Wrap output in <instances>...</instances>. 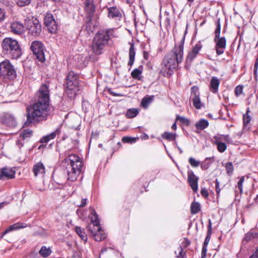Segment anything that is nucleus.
Wrapping results in <instances>:
<instances>
[{
	"instance_id": "1",
	"label": "nucleus",
	"mask_w": 258,
	"mask_h": 258,
	"mask_svg": "<svg viewBox=\"0 0 258 258\" xmlns=\"http://www.w3.org/2000/svg\"><path fill=\"white\" fill-rule=\"evenodd\" d=\"M187 33L186 30L180 44L175 45L171 52L166 55L161 64L160 73L163 76L168 77L172 75L173 70H175L179 63L181 62L183 55V45L185 36Z\"/></svg>"
},
{
	"instance_id": "2",
	"label": "nucleus",
	"mask_w": 258,
	"mask_h": 258,
	"mask_svg": "<svg viewBox=\"0 0 258 258\" xmlns=\"http://www.w3.org/2000/svg\"><path fill=\"white\" fill-rule=\"evenodd\" d=\"M27 121L24 125L29 126L31 123L46 120L50 114L49 104L35 101L27 108Z\"/></svg>"
},
{
	"instance_id": "3",
	"label": "nucleus",
	"mask_w": 258,
	"mask_h": 258,
	"mask_svg": "<svg viewBox=\"0 0 258 258\" xmlns=\"http://www.w3.org/2000/svg\"><path fill=\"white\" fill-rule=\"evenodd\" d=\"M63 163H67L66 166L68 179L71 181L76 180L80 174L83 167V162L76 154H71L66 157Z\"/></svg>"
},
{
	"instance_id": "4",
	"label": "nucleus",
	"mask_w": 258,
	"mask_h": 258,
	"mask_svg": "<svg viewBox=\"0 0 258 258\" xmlns=\"http://www.w3.org/2000/svg\"><path fill=\"white\" fill-rule=\"evenodd\" d=\"M112 32L113 30H101L95 35L92 44V50L95 55H99L103 53Z\"/></svg>"
},
{
	"instance_id": "5",
	"label": "nucleus",
	"mask_w": 258,
	"mask_h": 258,
	"mask_svg": "<svg viewBox=\"0 0 258 258\" xmlns=\"http://www.w3.org/2000/svg\"><path fill=\"white\" fill-rule=\"evenodd\" d=\"M3 51L10 55L12 59H18L22 54L21 49L18 42L11 38H5L2 44Z\"/></svg>"
},
{
	"instance_id": "6",
	"label": "nucleus",
	"mask_w": 258,
	"mask_h": 258,
	"mask_svg": "<svg viewBox=\"0 0 258 258\" xmlns=\"http://www.w3.org/2000/svg\"><path fill=\"white\" fill-rule=\"evenodd\" d=\"M79 90V76L74 72L71 71L66 79V94L69 98H74Z\"/></svg>"
},
{
	"instance_id": "7",
	"label": "nucleus",
	"mask_w": 258,
	"mask_h": 258,
	"mask_svg": "<svg viewBox=\"0 0 258 258\" xmlns=\"http://www.w3.org/2000/svg\"><path fill=\"white\" fill-rule=\"evenodd\" d=\"M0 76L9 79H13L16 77V71L9 60H4L0 63Z\"/></svg>"
},
{
	"instance_id": "8",
	"label": "nucleus",
	"mask_w": 258,
	"mask_h": 258,
	"mask_svg": "<svg viewBox=\"0 0 258 258\" xmlns=\"http://www.w3.org/2000/svg\"><path fill=\"white\" fill-rule=\"evenodd\" d=\"M25 25L28 30V33L33 36H38L41 32V25L37 19L26 20Z\"/></svg>"
},
{
	"instance_id": "9",
	"label": "nucleus",
	"mask_w": 258,
	"mask_h": 258,
	"mask_svg": "<svg viewBox=\"0 0 258 258\" xmlns=\"http://www.w3.org/2000/svg\"><path fill=\"white\" fill-rule=\"evenodd\" d=\"M35 101L49 104L50 94L49 86L45 84H42L35 94Z\"/></svg>"
},
{
	"instance_id": "10",
	"label": "nucleus",
	"mask_w": 258,
	"mask_h": 258,
	"mask_svg": "<svg viewBox=\"0 0 258 258\" xmlns=\"http://www.w3.org/2000/svg\"><path fill=\"white\" fill-rule=\"evenodd\" d=\"M31 49L36 56V59L41 62L45 60L44 55V47L41 41H34L32 42Z\"/></svg>"
},
{
	"instance_id": "11",
	"label": "nucleus",
	"mask_w": 258,
	"mask_h": 258,
	"mask_svg": "<svg viewBox=\"0 0 258 258\" xmlns=\"http://www.w3.org/2000/svg\"><path fill=\"white\" fill-rule=\"evenodd\" d=\"M44 23L50 33L55 32L57 28V25L51 14L46 15L44 18Z\"/></svg>"
},
{
	"instance_id": "12",
	"label": "nucleus",
	"mask_w": 258,
	"mask_h": 258,
	"mask_svg": "<svg viewBox=\"0 0 258 258\" xmlns=\"http://www.w3.org/2000/svg\"><path fill=\"white\" fill-rule=\"evenodd\" d=\"M203 47L202 41L197 42L192 47V48L188 53L186 61L191 62L199 54Z\"/></svg>"
},
{
	"instance_id": "13",
	"label": "nucleus",
	"mask_w": 258,
	"mask_h": 258,
	"mask_svg": "<svg viewBox=\"0 0 258 258\" xmlns=\"http://www.w3.org/2000/svg\"><path fill=\"white\" fill-rule=\"evenodd\" d=\"M215 42V50L217 55L223 54L226 46V39L225 37H220L218 38H214Z\"/></svg>"
},
{
	"instance_id": "14",
	"label": "nucleus",
	"mask_w": 258,
	"mask_h": 258,
	"mask_svg": "<svg viewBox=\"0 0 258 258\" xmlns=\"http://www.w3.org/2000/svg\"><path fill=\"white\" fill-rule=\"evenodd\" d=\"M199 177L195 174L191 170L187 171V181L193 191L196 192L198 189Z\"/></svg>"
},
{
	"instance_id": "15",
	"label": "nucleus",
	"mask_w": 258,
	"mask_h": 258,
	"mask_svg": "<svg viewBox=\"0 0 258 258\" xmlns=\"http://www.w3.org/2000/svg\"><path fill=\"white\" fill-rule=\"evenodd\" d=\"M2 123L9 127H14L17 125V121L15 116L11 114L6 113L2 116Z\"/></svg>"
},
{
	"instance_id": "16",
	"label": "nucleus",
	"mask_w": 258,
	"mask_h": 258,
	"mask_svg": "<svg viewBox=\"0 0 258 258\" xmlns=\"http://www.w3.org/2000/svg\"><path fill=\"white\" fill-rule=\"evenodd\" d=\"M88 230L94 236V239L97 241H100L104 240L106 237V234L102 231V229L98 231L97 228L92 229L91 224L87 226Z\"/></svg>"
},
{
	"instance_id": "17",
	"label": "nucleus",
	"mask_w": 258,
	"mask_h": 258,
	"mask_svg": "<svg viewBox=\"0 0 258 258\" xmlns=\"http://www.w3.org/2000/svg\"><path fill=\"white\" fill-rule=\"evenodd\" d=\"M32 171L35 177H43L45 173V167L41 162H39L33 165Z\"/></svg>"
},
{
	"instance_id": "18",
	"label": "nucleus",
	"mask_w": 258,
	"mask_h": 258,
	"mask_svg": "<svg viewBox=\"0 0 258 258\" xmlns=\"http://www.w3.org/2000/svg\"><path fill=\"white\" fill-rule=\"evenodd\" d=\"M89 218L91 219L92 228H97V230L99 231L101 229L100 225V220L98 218V216L94 209H91V215L89 216Z\"/></svg>"
},
{
	"instance_id": "19",
	"label": "nucleus",
	"mask_w": 258,
	"mask_h": 258,
	"mask_svg": "<svg viewBox=\"0 0 258 258\" xmlns=\"http://www.w3.org/2000/svg\"><path fill=\"white\" fill-rule=\"evenodd\" d=\"M16 172L15 170L8 168H3L1 169L0 178L5 177L7 179H12L15 177Z\"/></svg>"
},
{
	"instance_id": "20",
	"label": "nucleus",
	"mask_w": 258,
	"mask_h": 258,
	"mask_svg": "<svg viewBox=\"0 0 258 258\" xmlns=\"http://www.w3.org/2000/svg\"><path fill=\"white\" fill-rule=\"evenodd\" d=\"M11 31L16 34H20L24 31L23 25L19 22H14L11 25Z\"/></svg>"
},
{
	"instance_id": "21",
	"label": "nucleus",
	"mask_w": 258,
	"mask_h": 258,
	"mask_svg": "<svg viewBox=\"0 0 258 258\" xmlns=\"http://www.w3.org/2000/svg\"><path fill=\"white\" fill-rule=\"evenodd\" d=\"M220 83V80L216 77H212L210 84V91L213 93H217Z\"/></svg>"
},
{
	"instance_id": "22",
	"label": "nucleus",
	"mask_w": 258,
	"mask_h": 258,
	"mask_svg": "<svg viewBox=\"0 0 258 258\" xmlns=\"http://www.w3.org/2000/svg\"><path fill=\"white\" fill-rule=\"evenodd\" d=\"M60 127H58L53 132L42 137L40 140V142L42 143H47L50 140L55 138L57 135H58L60 133Z\"/></svg>"
},
{
	"instance_id": "23",
	"label": "nucleus",
	"mask_w": 258,
	"mask_h": 258,
	"mask_svg": "<svg viewBox=\"0 0 258 258\" xmlns=\"http://www.w3.org/2000/svg\"><path fill=\"white\" fill-rule=\"evenodd\" d=\"M60 127H58L53 132L42 137L40 140V142L42 143H47L50 140L55 138L57 135H58L60 133Z\"/></svg>"
},
{
	"instance_id": "24",
	"label": "nucleus",
	"mask_w": 258,
	"mask_h": 258,
	"mask_svg": "<svg viewBox=\"0 0 258 258\" xmlns=\"http://www.w3.org/2000/svg\"><path fill=\"white\" fill-rule=\"evenodd\" d=\"M249 109L248 108L246 113L243 115V129L248 130L250 128V122L251 120V116L249 114Z\"/></svg>"
},
{
	"instance_id": "25",
	"label": "nucleus",
	"mask_w": 258,
	"mask_h": 258,
	"mask_svg": "<svg viewBox=\"0 0 258 258\" xmlns=\"http://www.w3.org/2000/svg\"><path fill=\"white\" fill-rule=\"evenodd\" d=\"M27 227V225L25 223H16L11 226H10L8 228H7L3 233V235L9 233V232L17 230L21 228H24Z\"/></svg>"
},
{
	"instance_id": "26",
	"label": "nucleus",
	"mask_w": 258,
	"mask_h": 258,
	"mask_svg": "<svg viewBox=\"0 0 258 258\" xmlns=\"http://www.w3.org/2000/svg\"><path fill=\"white\" fill-rule=\"evenodd\" d=\"M108 16L111 18H120L122 17V15L116 7H113L108 9Z\"/></svg>"
},
{
	"instance_id": "27",
	"label": "nucleus",
	"mask_w": 258,
	"mask_h": 258,
	"mask_svg": "<svg viewBox=\"0 0 258 258\" xmlns=\"http://www.w3.org/2000/svg\"><path fill=\"white\" fill-rule=\"evenodd\" d=\"M85 10L89 17L93 15L95 11V6L90 0H86Z\"/></svg>"
},
{
	"instance_id": "28",
	"label": "nucleus",
	"mask_w": 258,
	"mask_h": 258,
	"mask_svg": "<svg viewBox=\"0 0 258 258\" xmlns=\"http://www.w3.org/2000/svg\"><path fill=\"white\" fill-rule=\"evenodd\" d=\"M214 139L215 140L214 143L217 145L218 150L221 153L224 152L227 148L226 144L224 143L220 142L221 139L220 137L215 136Z\"/></svg>"
},
{
	"instance_id": "29",
	"label": "nucleus",
	"mask_w": 258,
	"mask_h": 258,
	"mask_svg": "<svg viewBox=\"0 0 258 258\" xmlns=\"http://www.w3.org/2000/svg\"><path fill=\"white\" fill-rule=\"evenodd\" d=\"M136 51L134 47V44L133 43H130V48L129 50V61L128 62V66H132L134 63Z\"/></svg>"
},
{
	"instance_id": "30",
	"label": "nucleus",
	"mask_w": 258,
	"mask_h": 258,
	"mask_svg": "<svg viewBox=\"0 0 258 258\" xmlns=\"http://www.w3.org/2000/svg\"><path fill=\"white\" fill-rule=\"evenodd\" d=\"M209 126V122L205 119H201L196 124V128L198 130H204Z\"/></svg>"
},
{
	"instance_id": "31",
	"label": "nucleus",
	"mask_w": 258,
	"mask_h": 258,
	"mask_svg": "<svg viewBox=\"0 0 258 258\" xmlns=\"http://www.w3.org/2000/svg\"><path fill=\"white\" fill-rule=\"evenodd\" d=\"M33 131L29 128L24 130L20 135V138H22L23 140L29 138L33 136Z\"/></svg>"
},
{
	"instance_id": "32",
	"label": "nucleus",
	"mask_w": 258,
	"mask_h": 258,
	"mask_svg": "<svg viewBox=\"0 0 258 258\" xmlns=\"http://www.w3.org/2000/svg\"><path fill=\"white\" fill-rule=\"evenodd\" d=\"M161 137L163 139L168 141H175L176 138V134L165 132L162 134Z\"/></svg>"
},
{
	"instance_id": "33",
	"label": "nucleus",
	"mask_w": 258,
	"mask_h": 258,
	"mask_svg": "<svg viewBox=\"0 0 258 258\" xmlns=\"http://www.w3.org/2000/svg\"><path fill=\"white\" fill-rule=\"evenodd\" d=\"M212 223H211V220H209V225H208V232H207V235L206 237V238L205 239V241L204 242V245H208V244H209V242L210 240V238H211V234H212Z\"/></svg>"
},
{
	"instance_id": "34",
	"label": "nucleus",
	"mask_w": 258,
	"mask_h": 258,
	"mask_svg": "<svg viewBox=\"0 0 258 258\" xmlns=\"http://www.w3.org/2000/svg\"><path fill=\"white\" fill-rule=\"evenodd\" d=\"M192 101L193 105L197 109H200L202 107V103L201 102L200 96L198 97H192L190 98Z\"/></svg>"
},
{
	"instance_id": "35",
	"label": "nucleus",
	"mask_w": 258,
	"mask_h": 258,
	"mask_svg": "<svg viewBox=\"0 0 258 258\" xmlns=\"http://www.w3.org/2000/svg\"><path fill=\"white\" fill-rule=\"evenodd\" d=\"M51 252L50 248H47L45 246L41 247L39 251V253L43 257H46L49 256Z\"/></svg>"
},
{
	"instance_id": "36",
	"label": "nucleus",
	"mask_w": 258,
	"mask_h": 258,
	"mask_svg": "<svg viewBox=\"0 0 258 258\" xmlns=\"http://www.w3.org/2000/svg\"><path fill=\"white\" fill-rule=\"evenodd\" d=\"M75 230L81 239L85 241H87V237L84 232V230L80 227L76 226L75 227Z\"/></svg>"
},
{
	"instance_id": "37",
	"label": "nucleus",
	"mask_w": 258,
	"mask_h": 258,
	"mask_svg": "<svg viewBox=\"0 0 258 258\" xmlns=\"http://www.w3.org/2000/svg\"><path fill=\"white\" fill-rule=\"evenodd\" d=\"M258 237V233L253 232H249L247 233L243 239V241L248 242L254 238H256Z\"/></svg>"
},
{
	"instance_id": "38",
	"label": "nucleus",
	"mask_w": 258,
	"mask_h": 258,
	"mask_svg": "<svg viewBox=\"0 0 258 258\" xmlns=\"http://www.w3.org/2000/svg\"><path fill=\"white\" fill-rule=\"evenodd\" d=\"M139 114V110L137 108L129 109L126 113L127 118H132L136 117Z\"/></svg>"
},
{
	"instance_id": "39",
	"label": "nucleus",
	"mask_w": 258,
	"mask_h": 258,
	"mask_svg": "<svg viewBox=\"0 0 258 258\" xmlns=\"http://www.w3.org/2000/svg\"><path fill=\"white\" fill-rule=\"evenodd\" d=\"M142 73V69L140 68H137L133 70L131 73L132 77L135 79L141 80V74Z\"/></svg>"
},
{
	"instance_id": "40",
	"label": "nucleus",
	"mask_w": 258,
	"mask_h": 258,
	"mask_svg": "<svg viewBox=\"0 0 258 258\" xmlns=\"http://www.w3.org/2000/svg\"><path fill=\"white\" fill-rule=\"evenodd\" d=\"M200 210V205L197 202H192L190 207V212L192 214L198 213Z\"/></svg>"
},
{
	"instance_id": "41",
	"label": "nucleus",
	"mask_w": 258,
	"mask_h": 258,
	"mask_svg": "<svg viewBox=\"0 0 258 258\" xmlns=\"http://www.w3.org/2000/svg\"><path fill=\"white\" fill-rule=\"evenodd\" d=\"M154 96H148L143 98L141 101L142 106L143 107H147L153 100Z\"/></svg>"
},
{
	"instance_id": "42",
	"label": "nucleus",
	"mask_w": 258,
	"mask_h": 258,
	"mask_svg": "<svg viewBox=\"0 0 258 258\" xmlns=\"http://www.w3.org/2000/svg\"><path fill=\"white\" fill-rule=\"evenodd\" d=\"M216 29L215 31V38H218L220 37L221 24L220 19H218L216 22Z\"/></svg>"
},
{
	"instance_id": "43",
	"label": "nucleus",
	"mask_w": 258,
	"mask_h": 258,
	"mask_svg": "<svg viewBox=\"0 0 258 258\" xmlns=\"http://www.w3.org/2000/svg\"><path fill=\"white\" fill-rule=\"evenodd\" d=\"M200 96V92L199 87L197 86H194L191 88V95L190 98L192 97H198Z\"/></svg>"
},
{
	"instance_id": "44",
	"label": "nucleus",
	"mask_w": 258,
	"mask_h": 258,
	"mask_svg": "<svg viewBox=\"0 0 258 258\" xmlns=\"http://www.w3.org/2000/svg\"><path fill=\"white\" fill-rule=\"evenodd\" d=\"M16 4L20 7H24L29 5L31 0H15Z\"/></svg>"
},
{
	"instance_id": "45",
	"label": "nucleus",
	"mask_w": 258,
	"mask_h": 258,
	"mask_svg": "<svg viewBox=\"0 0 258 258\" xmlns=\"http://www.w3.org/2000/svg\"><path fill=\"white\" fill-rule=\"evenodd\" d=\"M226 170L227 173L230 175L232 174L234 168L232 162H228L226 165Z\"/></svg>"
},
{
	"instance_id": "46",
	"label": "nucleus",
	"mask_w": 258,
	"mask_h": 258,
	"mask_svg": "<svg viewBox=\"0 0 258 258\" xmlns=\"http://www.w3.org/2000/svg\"><path fill=\"white\" fill-rule=\"evenodd\" d=\"M189 164L191 166L194 167H197L199 166L200 162L199 161L196 160L195 158L192 157H190L188 160Z\"/></svg>"
},
{
	"instance_id": "47",
	"label": "nucleus",
	"mask_w": 258,
	"mask_h": 258,
	"mask_svg": "<svg viewBox=\"0 0 258 258\" xmlns=\"http://www.w3.org/2000/svg\"><path fill=\"white\" fill-rule=\"evenodd\" d=\"M235 95L236 96L238 97L243 93V86L238 85L235 88Z\"/></svg>"
},
{
	"instance_id": "48",
	"label": "nucleus",
	"mask_w": 258,
	"mask_h": 258,
	"mask_svg": "<svg viewBox=\"0 0 258 258\" xmlns=\"http://www.w3.org/2000/svg\"><path fill=\"white\" fill-rule=\"evenodd\" d=\"M176 120L180 121L181 122L188 125L189 123V120L185 117L177 115L176 117Z\"/></svg>"
},
{
	"instance_id": "49",
	"label": "nucleus",
	"mask_w": 258,
	"mask_h": 258,
	"mask_svg": "<svg viewBox=\"0 0 258 258\" xmlns=\"http://www.w3.org/2000/svg\"><path fill=\"white\" fill-rule=\"evenodd\" d=\"M244 176L241 177L237 183V187L239 188L240 193L242 192V184L244 181Z\"/></svg>"
},
{
	"instance_id": "50",
	"label": "nucleus",
	"mask_w": 258,
	"mask_h": 258,
	"mask_svg": "<svg viewBox=\"0 0 258 258\" xmlns=\"http://www.w3.org/2000/svg\"><path fill=\"white\" fill-rule=\"evenodd\" d=\"M106 91L108 93H109L110 95L113 96H122L120 93H116L114 92H113L111 89L110 88H107L106 89Z\"/></svg>"
},
{
	"instance_id": "51",
	"label": "nucleus",
	"mask_w": 258,
	"mask_h": 258,
	"mask_svg": "<svg viewBox=\"0 0 258 258\" xmlns=\"http://www.w3.org/2000/svg\"><path fill=\"white\" fill-rule=\"evenodd\" d=\"M201 194L205 198H207L209 196L208 191L206 188H203L201 189Z\"/></svg>"
},
{
	"instance_id": "52",
	"label": "nucleus",
	"mask_w": 258,
	"mask_h": 258,
	"mask_svg": "<svg viewBox=\"0 0 258 258\" xmlns=\"http://www.w3.org/2000/svg\"><path fill=\"white\" fill-rule=\"evenodd\" d=\"M23 141H24V140H23L22 138H20L16 141V145L19 149H21L23 146L24 142Z\"/></svg>"
},
{
	"instance_id": "53",
	"label": "nucleus",
	"mask_w": 258,
	"mask_h": 258,
	"mask_svg": "<svg viewBox=\"0 0 258 258\" xmlns=\"http://www.w3.org/2000/svg\"><path fill=\"white\" fill-rule=\"evenodd\" d=\"M5 11L0 8V22H2L5 20Z\"/></svg>"
},
{
	"instance_id": "54",
	"label": "nucleus",
	"mask_w": 258,
	"mask_h": 258,
	"mask_svg": "<svg viewBox=\"0 0 258 258\" xmlns=\"http://www.w3.org/2000/svg\"><path fill=\"white\" fill-rule=\"evenodd\" d=\"M133 139L129 137H124L122 139V141L123 143H131Z\"/></svg>"
},
{
	"instance_id": "55",
	"label": "nucleus",
	"mask_w": 258,
	"mask_h": 258,
	"mask_svg": "<svg viewBox=\"0 0 258 258\" xmlns=\"http://www.w3.org/2000/svg\"><path fill=\"white\" fill-rule=\"evenodd\" d=\"M179 252L178 255H177V257H182L183 258L184 255V253H183V249L181 246L179 247Z\"/></svg>"
},
{
	"instance_id": "56",
	"label": "nucleus",
	"mask_w": 258,
	"mask_h": 258,
	"mask_svg": "<svg viewBox=\"0 0 258 258\" xmlns=\"http://www.w3.org/2000/svg\"><path fill=\"white\" fill-rule=\"evenodd\" d=\"M216 183V190L217 194H219L220 191V189L219 188V182L217 179L215 180Z\"/></svg>"
},
{
	"instance_id": "57",
	"label": "nucleus",
	"mask_w": 258,
	"mask_h": 258,
	"mask_svg": "<svg viewBox=\"0 0 258 258\" xmlns=\"http://www.w3.org/2000/svg\"><path fill=\"white\" fill-rule=\"evenodd\" d=\"M87 199H83L81 201V204L79 206L80 207H84L87 204Z\"/></svg>"
},
{
	"instance_id": "58",
	"label": "nucleus",
	"mask_w": 258,
	"mask_h": 258,
	"mask_svg": "<svg viewBox=\"0 0 258 258\" xmlns=\"http://www.w3.org/2000/svg\"><path fill=\"white\" fill-rule=\"evenodd\" d=\"M190 242L187 238H184V241L183 242V244L185 247H187L189 245Z\"/></svg>"
},
{
	"instance_id": "59",
	"label": "nucleus",
	"mask_w": 258,
	"mask_h": 258,
	"mask_svg": "<svg viewBox=\"0 0 258 258\" xmlns=\"http://www.w3.org/2000/svg\"><path fill=\"white\" fill-rule=\"evenodd\" d=\"M149 53L147 51H144L143 52L144 58L145 59L148 60L149 59Z\"/></svg>"
},
{
	"instance_id": "60",
	"label": "nucleus",
	"mask_w": 258,
	"mask_h": 258,
	"mask_svg": "<svg viewBox=\"0 0 258 258\" xmlns=\"http://www.w3.org/2000/svg\"><path fill=\"white\" fill-rule=\"evenodd\" d=\"M207 246L208 245H204L203 244V247H202V253H207Z\"/></svg>"
},
{
	"instance_id": "61",
	"label": "nucleus",
	"mask_w": 258,
	"mask_h": 258,
	"mask_svg": "<svg viewBox=\"0 0 258 258\" xmlns=\"http://www.w3.org/2000/svg\"><path fill=\"white\" fill-rule=\"evenodd\" d=\"M201 166L202 169H203L204 170H206L208 168L209 165L206 164L205 163H203L201 164Z\"/></svg>"
},
{
	"instance_id": "62",
	"label": "nucleus",
	"mask_w": 258,
	"mask_h": 258,
	"mask_svg": "<svg viewBox=\"0 0 258 258\" xmlns=\"http://www.w3.org/2000/svg\"><path fill=\"white\" fill-rule=\"evenodd\" d=\"M8 204L7 202H4L0 203V209Z\"/></svg>"
},
{
	"instance_id": "63",
	"label": "nucleus",
	"mask_w": 258,
	"mask_h": 258,
	"mask_svg": "<svg viewBox=\"0 0 258 258\" xmlns=\"http://www.w3.org/2000/svg\"><path fill=\"white\" fill-rule=\"evenodd\" d=\"M176 127H177L176 124V123L175 122V123H174L172 124V126H171V128H172V129H173V130H176Z\"/></svg>"
},
{
	"instance_id": "64",
	"label": "nucleus",
	"mask_w": 258,
	"mask_h": 258,
	"mask_svg": "<svg viewBox=\"0 0 258 258\" xmlns=\"http://www.w3.org/2000/svg\"><path fill=\"white\" fill-rule=\"evenodd\" d=\"M253 254L258 257V248L255 250Z\"/></svg>"
}]
</instances>
